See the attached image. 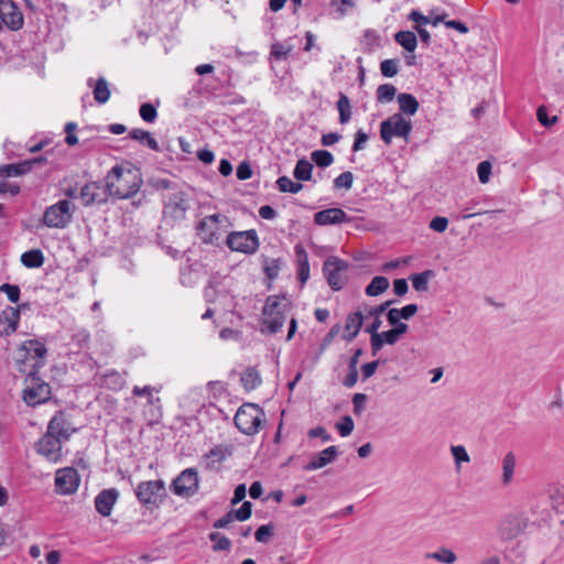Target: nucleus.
Instances as JSON below:
<instances>
[{
	"instance_id": "0e129e2a",
	"label": "nucleus",
	"mask_w": 564,
	"mask_h": 564,
	"mask_svg": "<svg viewBox=\"0 0 564 564\" xmlns=\"http://www.w3.org/2000/svg\"><path fill=\"white\" fill-rule=\"evenodd\" d=\"M219 291L217 290V286L210 282L208 286L205 289V299L207 302H217L218 297L220 295L218 294ZM221 297H226L225 295H221Z\"/></svg>"
},
{
	"instance_id": "864d4df0",
	"label": "nucleus",
	"mask_w": 564,
	"mask_h": 564,
	"mask_svg": "<svg viewBox=\"0 0 564 564\" xmlns=\"http://www.w3.org/2000/svg\"><path fill=\"white\" fill-rule=\"evenodd\" d=\"M0 292L6 293L8 300L12 303H17L20 299V288L15 284L4 283L0 285Z\"/></svg>"
},
{
	"instance_id": "5701e85b",
	"label": "nucleus",
	"mask_w": 564,
	"mask_h": 564,
	"mask_svg": "<svg viewBox=\"0 0 564 564\" xmlns=\"http://www.w3.org/2000/svg\"><path fill=\"white\" fill-rule=\"evenodd\" d=\"M400 340L394 330L380 332L370 337V347L372 356H377L384 345H394Z\"/></svg>"
},
{
	"instance_id": "e2e57ef3",
	"label": "nucleus",
	"mask_w": 564,
	"mask_h": 564,
	"mask_svg": "<svg viewBox=\"0 0 564 564\" xmlns=\"http://www.w3.org/2000/svg\"><path fill=\"white\" fill-rule=\"evenodd\" d=\"M380 364V360H373L371 362L365 364L361 366V375L364 380L369 379L377 370L378 366Z\"/></svg>"
},
{
	"instance_id": "f704fd0d",
	"label": "nucleus",
	"mask_w": 564,
	"mask_h": 564,
	"mask_svg": "<svg viewBox=\"0 0 564 564\" xmlns=\"http://www.w3.org/2000/svg\"><path fill=\"white\" fill-rule=\"evenodd\" d=\"M94 98L98 104H106L110 98V90L108 86V82L100 77L96 80L94 85Z\"/></svg>"
},
{
	"instance_id": "2eb2a0df",
	"label": "nucleus",
	"mask_w": 564,
	"mask_h": 564,
	"mask_svg": "<svg viewBox=\"0 0 564 564\" xmlns=\"http://www.w3.org/2000/svg\"><path fill=\"white\" fill-rule=\"evenodd\" d=\"M47 430L53 433L55 437L58 436L62 442L68 441L69 437L77 431L74 426H72L70 422L62 411L56 412L50 420Z\"/></svg>"
},
{
	"instance_id": "9d476101",
	"label": "nucleus",
	"mask_w": 564,
	"mask_h": 564,
	"mask_svg": "<svg viewBox=\"0 0 564 564\" xmlns=\"http://www.w3.org/2000/svg\"><path fill=\"white\" fill-rule=\"evenodd\" d=\"M188 208L189 200L181 191L173 192L164 198L163 215L165 218H171L172 220H182L185 218Z\"/></svg>"
},
{
	"instance_id": "c03bdc74",
	"label": "nucleus",
	"mask_w": 564,
	"mask_h": 564,
	"mask_svg": "<svg viewBox=\"0 0 564 564\" xmlns=\"http://www.w3.org/2000/svg\"><path fill=\"white\" fill-rule=\"evenodd\" d=\"M399 59L389 58L384 59L380 64V72L384 77H394L399 73Z\"/></svg>"
},
{
	"instance_id": "052dcab7",
	"label": "nucleus",
	"mask_w": 564,
	"mask_h": 564,
	"mask_svg": "<svg viewBox=\"0 0 564 564\" xmlns=\"http://www.w3.org/2000/svg\"><path fill=\"white\" fill-rule=\"evenodd\" d=\"M272 534V529L268 524L259 527L254 533L256 540L261 543H267Z\"/></svg>"
},
{
	"instance_id": "6e6552de",
	"label": "nucleus",
	"mask_w": 564,
	"mask_h": 564,
	"mask_svg": "<svg viewBox=\"0 0 564 564\" xmlns=\"http://www.w3.org/2000/svg\"><path fill=\"white\" fill-rule=\"evenodd\" d=\"M199 477L195 468L184 469L171 484V490L175 496L191 498L198 492Z\"/></svg>"
},
{
	"instance_id": "4468645a",
	"label": "nucleus",
	"mask_w": 564,
	"mask_h": 564,
	"mask_svg": "<svg viewBox=\"0 0 564 564\" xmlns=\"http://www.w3.org/2000/svg\"><path fill=\"white\" fill-rule=\"evenodd\" d=\"M3 25L13 31L23 26V15L12 0H0V31Z\"/></svg>"
},
{
	"instance_id": "774afa93",
	"label": "nucleus",
	"mask_w": 564,
	"mask_h": 564,
	"mask_svg": "<svg viewBox=\"0 0 564 564\" xmlns=\"http://www.w3.org/2000/svg\"><path fill=\"white\" fill-rule=\"evenodd\" d=\"M409 286L405 279H397L393 282V291L398 296H403L408 293Z\"/></svg>"
},
{
	"instance_id": "bf43d9fd",
	"label": "nucleus",
	"mask_w": 564,
	"mask_h": 564,
	"mask_svg": "<svg viewBox=\"0 0 564 564\" xmlns=\"http://www.w3.org/2000/svg\"><path fill=\"white\" fill-rule=\"evenodd\" d=\"M448 226L446 217L436 216L430 223V228L436 232H444Z\"/></svg>"
},
{
	"instance_id": "3c124183",
	"label": "nucleus",
	"mask_w": 564,
	"mask_h": 564,
	"mask_svg": "<svg viewBox=\"0 0 564 564\" xmlns=\"http://www.w3.org/2000/svg\"><path fill=\"white\" fill-rule=\"evenodd\" d=\"M491 163L489 161H482L477 166V174L481 184H487L491 175Z\"/></svg>"
},
{
	"instance_id": "49530a36",
	"label": "nucleus",
	"mask_w": 564,
	"mask_h": 564,
	"mask_svg": "<svg viewBox=\"0 0 564 564\" xmlns=\"http://www.w3.org/2000/svg\"><path fill=\"white\" fill-rule=\"evenodd\" d=\"M209 539L214 542V551H228L231 546L230 540L218 532L210 533Z\"/></svg>"
},
{
	"instance_id": "a878e982",
	"label": "nucleus",
	"mask_w": 564,
	"mask_h": 564,
	"mask_svg": "<svg viewBox=\"0 0 564 564\" xmlns=\"http://www.w3.org/2000/svg\"><path fill=\"white\" fill-rule=\"evenodd\" d=\"M337 455V447L329 446L322 452H319L316 456L312 458V460L307 464L306 469L315 470L322 468L329 463H332Z\"/></svg>"
},
{
	"instance_id": "37998d69",
	"label": "nucleus",
	"mask_w": 564,
	"mask_h": 564,
	"mask_svg": "<svg viewBox=\"0 0 564 564\" xmlns=\"http://www.w3.org/2000/svg\"><path fill=\"white\" fill-rule=\"evenodd\" d=\"M311 159L319 167H327L334 161L333 154L326 150L313 151Z\"/></svg>"
},
{
	"instance_id": "cd10ccee",
	"label": "nucleus",
	"mask_w": 564,
	"mask_h": 564,
	"mask_svg": "<svg viewBox=\"0 0 564 564\" xmlns=\"http://www.w3.org/2000/svg\"><path fill=\"white\" fill-rule=\"evenodd\" d=\"M240 381L246 391L257 389L262 382L260 373L253 367H249L243 371Z\"/></svg>"
},
{
	"instance_id": "ddd939ff",
	"label": "nucleus",
	"mask_w": 564,
	"mask_h": 564,
	"mask_svg": "<svg viewBox=\"0 0 564 564\" xmlns=\"http://www.w3.org/2000/svg\"><path fill=\"white\" fill-rule=\"evenodd\" d=\"M79 475L73 467L58 469L55 475V490L59 495H72L79 486Z\"/></svg>"
},
{
	"instance_id": "4be33fe9",
	"label": "nucleus",
	"mask_w": 564,
	"mask_h": 564,
	"mask_svg": "<svg viewBox=\"0 0 564 564\" xmlns=\"http://www.w3.org/2000/svg\"><path fill=\"white\" fill-rule=\"evenodd\" d=\"M20 322V311L17 307L8 306L0 314V323L7 326L0 330V336H9L13 334Z\"/></svg>"
},
{
	"instance_id": "c85d7f7f",
	"label": "nucleus",
	"mask_w": 564,
	"mask_h": 564,
	"mask_svg": "<svg viewBox=\"0 0 564 564\" xmlns=\"http://www.w3.org/2000/svg\"><path fill=\"white\" fill-rule=\"evenodd\" d=\"M425 558L434 560L442 564H454L457 561L455 552L445 546L438 547L434 552L426 553Z\"/></svg>"
},
{
	"instance_id": "0eeeda50",
	"label": "nucleus",
	"mask_w": 564,
	"mask_h": 564,
	"mask_svg": "<svg viewBox=\"0 0 564 564\" xmlns=\"http://www.w3.org/2000/svg\"><path fill=\"white\" fill-rule=\"evenodd\" d=\"M226 245L232 251L253 254L259 248V238L254 229L232 231L227 236Z\"/></svg>"
},
{
	"instance_id": "473e14b6",
	"label": "nucleus",
	"mask_w": 564,
	"mask_h": 564,
	"mask_svg": "<svg viewBox=\"0 0 564 564\" xmlns=\"http://www.w3.org/2000/svg\"><path fill=\"white\" fill-rule=\"evenodd\" d=\"M389 288V280L386 276H375L367 285L365 292L368 296H378L387 291Z\"/></svg>"
},
{
	"instance_id": "412c9836",
	"label": "nucleus",
	"mask_w": 564,
	"mask_h": 564,
	"mask_svg": "<svg viewBox=\"0 0 564 564\" xmlns=\"http://www.w3.org/2000/svg\"><path fill=\"white\" fill-rule=\"evenodd\" d=\"M369 317H372V322L365 326V332L370 334V337L375 334H379V328L381 327L382 321L379 315H368V311L359 310L355 312V336L358 334L359 328L365 323V321Z\"/></svg>"
},
{
	"instance_id": "6ab92c4d",
	"label": "nucleus",
	"mask_w": 564,
	"mask_h": 564,
	"mask_svg": "<svg viewBox=\"0 0 564 564\" xmlns=\"http://www.w3.org/2000/svg\"><path fill=\"white\" fill-rule=\"evenodd\" d=\"M522 532L519 519L514 516L505 517L498 527V534L505 541L516 539Z\"/></svg>"
},
{
	"instance_id": "9b49d317",
	"label": "nucleus",
	"mask_w": 564,
	"mask_h": 564,
	"mask_svg": "<svg viewBox=\"0 0 564 564\" xmlns=\"http://www.w3.org/2000/svg\"><path fill=\"white\" fill-rule=\"evenodd\" d=\"M348 270V263L336 257H330L324 262L323 271L329 286L338 291L344 286V275Z\"/></svg>"
},
{
	"instance_id": "680f3d73",
	"label": "nucleus",
	"mask_w": 564,
	"mask_h": 564,
	"mask_svg": "<svg viewBox=\"0 0 564 564\" xmlns=\"http://www.w3.org/2000/svg\"><path fill=\"white\" fill-rule=\"evenodd\" d=\"M236 175L240 181L249 180L252 176L251 166L247 162H241L237 167Z\"/></svg>"
},
{
	"instance_id": "aec40b11",
	"label": "nucleus",
	"mask_w": 564,
	"mask_h": 564,
	"mask_svg": "<svg viewBox=\"0 0 564 564\" xmlns=\"http://www.w3.org/2000/svg\"><path fill=\"white\" fill-rule=\"evenodd\" d=\"M347 219V215L340 208H328L314 215V221L319 226L336 225Z\"/></svg>"
},
{
	"instance_id": "a211bd4d",
	"label": "nucleus",
	"mask_w": 564,
	"mask_h": 564,
	"mask_svg": "<svg viewBox=\"0 0 564 564\" xmlns=\"http://www.w3.org/2000/svg\"><path fill=\"white\" fill-rule=\"evenodd\" d=\"M51 394L50 386L45 382L29 386L23 393V400L29 405H37L48 400Z\"/></svg>"
},
{
	"instance_id": "f257e3e1",
	"label": "nucleus",
	"mask_w": 564,
	"mask_h": 564,
	"mask_svg": "<svg viewBox=\"0 0 564 564\" xmlns=\"http://www.w3.org/2000/svg\"><path fill=\"white\" fill-rule=\"evenodd\" d=\"M142 185L138 170L116 165L107 175V191L110 196L126 199L135 195Z\"/></svg>"
},
{
	"instance_id": "4c0bfd02",
	"label": "nucleus",
	"mask_w": 564,
	"mask_h": 564,
	"mask_svg": "<svg viewBox=\"0 0 564 564\" xmlns=\"http://www.w3.org/2000/svg\"><path fill=\"white\" fill-rule=\"evenodd\" d=\"M102 384L111 390H120L124 386V379L118 371L111 370L104 375Z\"/></svg>"
},
{
	"instance_id": "a18cd8bd",
	"label": "nucleus",
	"mask_w": 564,
	"mask_h": 564,
	"mask_svg": "<svg viewBox=\"0 0 564 564\" xmlns=\"http://www.w3.org/2000/svg\"><path fill=\"white\" fill-rule=\"evenodd\" d=\"M337 108L339 111L340 122H348L350 119V100L346 95H340V98L337 101Z\"/></svg>"
},
{
	"instance_id": "39448f33",
	"label": "nucleus",
	"mask_w": 564,
	"mask_h": 564,
	"mask_svg": "<svg viewBox=\"0 0 564 564\" xmlns=\"http://www.w3.org/2000/svg\"><path fill=\"white\" fill-rule=\"evenodd\" d=\"M135 496L144 506H159L166 498L165 482L161 479L141 481L135 488Z\"/></svg>"
},
{
	"instance_id": "338daca9",
	"label": "nucleus",
	"mask_w": 564,
	"mask_h": 564,
	"mask_svg": "<svg viewBox=\"0 0 564 564\" xmlns=\"http://www.w3.org/2000/svg\"><path fill=\"white\" fill-rule=\"evenodd\" d=\"M416 312H417L416 304H408L400 310L398 308V313H399L400 317H402V319H405V321H408L412 316H414Z\"/></svg>"
},
{
	"instance_id": "603ef678",
	"label": "nucleus",
	"mask_w": 564,
	"mask_h": 564,
	"mask_svg": "<svg viewBox=\"0 0 564 564\" xmlns=\"http://www.w3.org/2000/svg\"><path fill=\"white\" fill-rule=\"evenodd\" d=\"M139 113L145 122H153L158 117L156 109L150 102L141 105Z\"/></svg>"
},
{
	"instance_id": "72a5a7b5",
	"label": "nucleus",
	"mask_w": 564,
	"mask_h": 564,
	"mask_svg": "<svg viewBox=\"0 0 564 564\" xmlns=\"http://www.w3.org/2000/svg\"><path fill=\"white\" fill-rule=\"evenodd\" d=\"M294 44H292V39L284 42H275L271 45V56L275 59H285L289 54L293 51Z\"/></svg>"
},
{
	"instance_id": "e433bc0d",
	"label": "nucleus",
	"mask_w": 564,
	"mask_h": 564,
	"mask_svg": "<svg viewBox=\"0 0 564 564\" xmlns=\"http://www.w3.org/2000/svg\"><path fill=\"white\" fill-rule=\"evenodd\" d=\"M129 135L135 141L145 143L151 150L159 151V144L156 140L150 134V132L142 129H132Z\"/></svg>"
},
{
	"instance_id": "c756f323",
	"label": "nucleus",
	"mask_w": 564,
	"mask_h": 564,
	"mask_svg": "<svg viewBox=\"0 0 564 564\" xmlns=\"http://www.w3.org/2000/svg\"><path fill=\"white\" fill-rule=\"evenodd\" d=\"M397 99L399 108L403 113L413 116L417 111L419 102L413 95L402 93L398 95Z\"/></svg>"
},
{
	"instance_id": "f03ea898",
	"label": "nucleus",
	"mask_w": 564,
	"mask_h": 564,
	"mask_svg": "<svg viewBox=\"0 0 564 564\" xmlns=\"http://www.w3.org/2000/svg\"><path fill=\"white\" fill-rule=\"evenodd\" d=\"M290 303L284 296L270 295L262 310V333L276 334L286 321Z\"/></svg>"
},
{
	"instance_id": "f8f14e48",
	"label": "nucleus",
	"mask_w": 564,
	"mask_h": 564,
	"mask_svg": "<svg viewBox=\"0 0 564 564\" xmlns=\"http://www.w3.org/2000/svg\"><path fill=\"white\" fill-rule=\"evenodd\" d=\"M62 441L55 437L48 430L36 443V452L52 463H57L62 457Z\"/></svg>"
},
{
	"instance_id": "a19ab883",
	"label": "nucleus",
	"mask_w": 564,
	"mask_h": 564,
	"mask_svg": "<svg viewBox=\"0 0 564 564\" xmlns=\"http://www.w3.org/2000/svg\"><path fill=\"white\" fill-rule=\"evenodd\" d=\"M377 100L381 104L390 102L394 99L397 88L391 84H382L377 88Z\"/></svg>"
},
{
	"instance_id": "2f4dec72",
	"label": "nucleus",
	"mask_w": 564,
	"mask_h": 564,
	"mask_svg": "<svg viewBox=\"0 0 564 564\" xmlns=\"http://www.w3.org/2000/svg\"><path fill=\"white\" fill-rule=\"evenodd\" d=\"M21 262L24 267L35 269L44 263L43 252L39 249L29 250L21 256Z\"/></svg>"
},
{
	"instance_id": "ea45409f",
	"label": "nucleus",
	"mask_w": 564,
	"mask_h": 564,
	"mask_svg": "<svg viewBox=\"0 0 564 564\" xmlns=\"http://www.w3.org/2000/svg\"><path fill=\"white\" fill-rule=\"evenodd\" d=\"M276 186H278L280 192H282V193H292V194H296V193H299L303 188V185L301 183L293 182L288 176H280L276 180Z\"/></svg>"
},
{
	"instance_id": "20e7f679",
	"label": "nucleus",
	"mask_w": 564,
	"mask_h": 564,
	"mask_svg": "<svg viewBox=\"0 0 564 564\" xmlns=\"http://www.w3.org/2000/svg\"><path fill=\"white\" fill-rule=\"evenodd\" d=\"M75 205L68 199H62L48 206L42 221L48 228H66L72 221Z\"/></svg>"
},
{
	"instance_id": "1a4fd4ad",
	"label": "nucleus",
	"mask_w": 564,
	"mask_h": 564,
	"mask_svg": "<svg viewBox=\"0 0 564 564\" xmlns=\"http://www.w3.org/2000/svg\"><path fill=\"white\" fill-rule=\"evenodd\" d=\"M228 218L221 214L204 217L197 225L198 235L204 243L218 245L221 238L220 225L227 224Z\"/></svg>"
},
{
	"instance_id": "c9c22d12",
	"label": "nucleus",
	"mask_w": 564,
	"mask_h": 564,
	"mask_svg": "<svg viewBox=\"0 0 564 564\" xmlns=\"http://www.w3.org/2000/svg\"><path fill=\"white\" fill-rule=\"evenodd\" d=\"M434 276V271L425 270L421 273L410 275L412 286L419 292H425L429 289V280Z\"/></svg>"
},
{
	"instance_id": "dca6fc26",
	"label": "nucleus",
	"mask_w": 564,
	"mask_h": 564,
	"mask_svg": "<svg viewBox=\"0 0 564 564\" xmlns=\"http://www.w3.org/2000/svg\"><path fill=\"white\" fill-rule=\"evenodd\" d=\"M108 195L107 186L104 187L99 183L90 182L82 187L79 197L84 206H90L105 203Z\"/></svg>"
},
{
	"instance_id": "13d9d810",
	"label": "nucleus",
	"mask_w": 564,
	"mask_h": 564,
	"mask_svg": "<svg viewBox=\"0 0 564 564\" xmlns=\"http://www.w3.org/2000/svg\"><path fill=\"white\" fill-rule=\"evenodd\" d=\"M336 429L341 436H348L352 431V419L349 415H345L341 422L336 423Z\"/></svg>"
},
{
	"instance_id": "de8ad7c7",
	"label": "nucleus",
	"mask_w": 564,
	"mask_h": 564,
	"mask_svg": "<svg viewBox=\"0 0 564 564\" xmlns=\"http://www.w3.org/2000/svg\"><path fill=\"white\" fill-rule=\"evenodd\" d=\"M452 455L454 457L456 466H459L462 463H469L470 457L463 445H454L451 447Z\"/></svg>"
},
{
	"instance_id": "b1692460",
	"label": "nucleus",
	"mask_w": 564,
	"mask_h": 564,
	"mask_svg": "<svg viewBox=\"0 0 564 564\" xmlns=\"http://www.w3.org/2000/svg\"><path fill=\"white\" fill-rule=\"evenodd\" d=\"M43 161H45V159L43 156H40V158L24 161V162H21L18 164L2 165V166H0V175L8 176V177L9 176H19V175L28 173L31 170L33 164L41 163Z\"/></svg>"
},
{
	"instance_id": "6e6d98bb",
	"label": "nucleus",
	"mask_w": 564,
	"mask_h": 564,
	"mask_svg": "<svg viewBox=\"0 0 564 564\" xmlns=\"http://www.w3.org/2000/svg\"><path fill=\"white\" fill-rule=\"evenodd\" d=\"M235 519L238 521H246L251 517L252 505L250 501H245L237 510H232Z\"/></svg>"
},
{
	"instance_id": "7c9ffc66",
	"label": "nucleus",
	"mask_w": 564,
	"mask_h": 564,
	"mask_svg": "<svg viewBox=\"0 0 564 564\" xmlns=\"http://www.w3.org/2000/svg\"><path fill=\"white\" fill-rule=\"evenodd\" d=\"M394 40L410 53H413L417 46L416 35L412 31H399L394 34Z\"/></svg>"
},
{
	"instance_id": "8fccbe9b",
	"label": "nucleus",
	"mask_w": 564,
	"mask_h": 564,
	"mask_svg": "<svg viewBox=\"0 0 564 564\" xmlns=\"http://www.w3.org/2000/svg\"><path fill=\"white\" fill-rule=\"evenodd\" d=\"M280 260L279 259H267L264 261V265H263V269H264V273L267 274V276L269 279H275L279 274V271H280Z\"/></svg>"
},
{
	"instance_id": "79ce46f5",
	"label": "nucleus",
	"mask_w": 564,
	"mask_h": 564,
	"mask_svg": "<svg viewBox=\"0 0 564 564\" xmlns=\"http://www.w3.org/2000/svg\"><path fill=\"white\" fill-rule=\"evenodd\" d=\"M231 454H232L231 446L217 445L208 452L207 457L212 458L214 463H221L227 457L231 456Z\"/></svg>"
},
{
	"instance_id": "4d7b16f0",
	"label": "nucleus",
	"mask_w": 564,
	"mask_h": 564,
	"mask_svg": "<svg viewBox=\"0 0 564 564\" xmlns=\"http://www.w3.org/2000/svg\"><path fill=\"white\" fill-rule=\"evenodd\" d=\"M352 185V173L347 171L337 176L334 181L336 188H350Z\"/></svg>"
},
{
	"instance_id": "423d86ee",
	"label": "nucleus",
	"mask_w": 564,
	"mask_h": 564,
	"mask_svg": "<svg viewBox=\"0 0 564 564\" xmlns=\"http://www.w3.org/2000/svg\"><path fill=\"white\" fill-rule=\"evenodd\" d=\"M411 130V121L403 118L400 113H394L381 122L380 135L386 144H390L393 137L408 140Z\"/></svg>"
},
{
	"instance_id": "58836bf2",
	"label": "nucleus",
	"mask_w": 564,
	"mask_h": 564,
	"mask_svg": "<svg viewBox=\"0 0 564 564\" xmlns=\"http://www.w3.org/2000/svg\"><path fill=\"white\" fill-rule=\"evenodd\" d=\"M312 170L313 165L311 162L300 160L294 167L293 175L299 181H308L312 176Z\"/></svg>"
},
{
	"instance_id": "393cba45",
	"label": "nucleus",
	"mask_w": 564,
	"mask_h": 564,
	"mask_svg": "<svg viewBox=\"0 0 564 564\" xmlns=\"http://www.w3.org/2000/svg\"><path fill=\"white\" fill-rule=\"evenodd\" d=\"M517 467V456L513 452H508L501 459V484L509 486L514 478V471Z\"/></svg>"
},
{
	"instance_id": "bb28decb",
	"label": "nucleus",
	"mask_w": 564,
	"mask_h": 564,
	"mask_svg": "<svg viewBox=\"0 0 564 564\" xmlns=\"http://www.w3.org/2000/svg\"><path fill=\"white\" fill-rule=\"evenodd\" d=\"M20 352H24L25 358H34V359H42L46 355V348L43 344H41L37 340H25L21 347Z\"/></svg>"
},
{
	"instance_id": "f3484780",
	"label": "nucleus",
	"mask_w": 564,
	"mask_h": 564,
	"mask_svg": "<svg viewBox=\"0 0 564 564\" xmlns=\"http://www.w3.org/2000/svg\"><path fill=\"white\" fill-rule=\"evenodd\" d=\"M118 497L119 491L115 488L100 491L95 498L96 510L104 517L110 516Z\"/></svg>"
},
{
	"instance_id": "69168bd1",
	"label": "nucleus",
	"mask_w": 564,
	"mask_h": 564,
	"mask_svg": "<svg viewBox=\"0 0 564 564\" xmlns=\"http://www.w3.org/2000/svg\"><path fill=\"white\" fill-rule=\"evenodd\" d=\"M294 251L296 254L297 267L310 265L308 257H307V253H306L305 249L303 248V246L296 245L294 247Z\"/></svg>"
},
{
	"instance_id": "5fc2aeb1",
	"label": "nucleus",
	"mask_w": 564,
	"mask_h": 564,
	"mask_svg": "<svg viewBox=\"0 0 564 564\" xmlns=\"http://www.w3.org/2000/svg\"><path fill=\"white\" fill-rule=\"evenodd\" d=\"M536 117L539 122L544 127H551L555 124L558 121L557 116H553L552 118H549L547 110L545 106H540L536 110Z\"/></svg>"
},
{
	"instance_id": "09e8293b",
	"label": "nucleus",
	"mask_w": 564,
	"mask_h": 564,
	"mask_svg": "<svg viewBox=\"0 0 564 564\" xmlns=\"http://www.w3.org/2000/svg\"><path fill=\"white\" fill-rule=\"evenodd\" d=\"M332 7L335 8L334 10V18L340 19L343 18L350 7H352L351 0H332Z\"/></svg>"
},
{
	"instance_id": "7ed1b4c3",
	"label": "nucleus",
	"mask_w": 564,
	"mask_h": 564,
	"mask_svg": "<svg viewBox=\"0 0 564 564\" xmlns=\"http://www.w3.org/2000/svg\"><path fill=\"white\" fill-rule=\"evenodd\" d=\"M235 425L246 435H256L259 433L262 424L265 422L264 411L254 403H243L236 412Z\"/></svg>"
}]
</instances>
